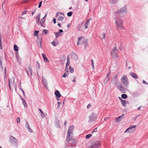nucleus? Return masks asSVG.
Instances as JSON below:
<instances>
[{
	"instance_id": "338daca9",
	"label": "nucleus",
	"mask_w": 148,
	"mask_h": 148,
	"mask_svg": "<svg viewBox=\"0 0 148 148\" xmlns=\"http://www.w3.org/2000/svg\"><path fill=\"white\" fill-rule=\"evenodd\" d=\"M90 20H89V19H88L86 21V23H87V24H89V23Z\"/></svg>"
},
{
	"instance_id": "6e6d98bb",
	"label": "nucleus",
	"mask_w": 148,
	"mask_h": 148,
	"mask_svg": "<svg viewBox=\"0 0 148 148\" xmlns=\"http://www.w3.org/2000/svg\"><path fill=\"white\" fill-rule=\"evenodd\" d=\"M88 24L86 23L85 26V29H87L88 28Z\"/></svg>"
},
{
	"instance_id": "8fccbe9b",
	"label": "nucleus",
	"mask_w": 148,
	"mask_h": 148,
	"mask_svg": "<svg viewBox=\"0 0 148 148\" xmlns=\"http://www.w3.org/2000/svg\"><path fill=\"white\" fill-rule=\"evenodd\" d=\"M27 11H24L22 12V14L21 15H23L24 14H26L27 13Z\"/></svg>"
},
{
	"instance_id": "de8ad7c7",
	"label": "nucleus",
	"mask_w": 148,
	"mask_h": 148,
	"mask_svg": "<svg viewBox=\"0 0 148 148\" xmlns=\"http://www.w3.org/2000/svg\"><path fill=\"white\" fill-rule=\"evenodd\" d=\"M91 62H92V69H93L94 68L93 61L92 59H91Z\"/></svg>"
},
{
	"instance_id": "bb28decb",
	"label": "nucleus",
	"mask_w": 148,
	"mask_h": 148,
	"mask_svg": "<svg viewBox=\"0 0 148 148\" xmlns=\"http://www.w3.org/2000/svg\"><path fill=\"white\" fill-rule=\"evenodd\" d=\"M54 33L55 34L56 38L58 37L59 36L62 35V34L60 33L59 32H54Z\"/></svg>"
},
{
	"instance_id": "e2e57ef3",
	"label": "nucleus",
	"mask_w": 148,
	"mask_h": 148,
	"mask_svg": "<svg viewBox=\"0 0 148 148\" xmlns=\"http://www.w3.org/2000/svg\"><path fill=\"white\" fill-rule=\"evenodd\" d=\"M65 68H66L65 71L67 72L66 73H68L69 71H68V67H67V69H66V67Z\"/></svg>"
},
{
	"instance_id": "4d7b16f0",
	"label": "nucleus",
	"mask_w": 148,
	"mask_h": 148,
	"mask_svg": "<svg viewBox=\"0 0 148 148\" xmlns=\"http://www.w3.org/2000/svg\"><path fill=\"white\" fill-rule=\"evenodd\" d=\"M53 21L54 24H55L56 23V18H53Z\"/></svg>"
},
{
	"instance_id": "58836bf2",
	"label": "nucleus",
	"mask_w": 148,
	"mask_h": 148,
	"mask_svg": "<svg viewBox=\"0 0 148 148\" xmlns=\"http://www.w3.org/2000/svg\"><path fill=\"white\" fill-rule=\"evenodd\" d=\"M92 136L91 134H88L86 136V139H88Z\"/></svg>"
},
{
	"instance_id": "f03ea898",
	"label": "nucleus",
	"mask_w": 148,
	"mask_h": 148,
	"mask_svg": "<svg viewBox=\"0 0 148 148\" xmlns=\"http://www.w3.org/2000/svg\"><path fill=\"white\" fill-rule=\"evenodd\" d=\"M101 145L100 142L99 141H94L88 143L86 146L88 148H98Z\"/></svg>"
},
{
	"instance_id": "a878e982",
	"label": "nucleus",
	"mask_w": 148,
	"mask_h": 148,
	"mask_svg": "<svg viewBox=\"0 0 148 148\" xmlns=\"http://www.w3.org/2000/svg\"><path fill=\"white\" fill-rule=\"evenodd\" d=\"M22 103L24 105V107L25 108H27V106L26 101L23 99H22Z\"/></svg>"
},
{
	"instance_id": "1a4fd4ad",
	"label": "nucleus",
	"mask_w": 148,
	"mask_h": 148,
	"mask_svg": "<svg viewBox=\"0 0 148 148\" xmlns=\"http://www.w3.org/2000/svg\"><path fill=\"white\" fill-rule=\"evenodd\" d=\"M117 52V51L116 49V47H114L111 51V55L113 58H115L116 57H118V56L116 54V53Z\"/></svg>"
},
{
	"instance_id": "864d4df0",
	"label": "nucleus",
	"mask_w": 148,
	"mask_h": 148,
	"mask_svg": "<svg viewBox=\"0 0 148 148\" xmlns=\"http://www.w3.org/2000/svg\"><path fill=\"white\" fill-rule=\"evenodd\" d=\"M97 128H95L94 130L92 132V133H93L94 132H97Z\"/></svg>"
},
{
	"instance_id": "ea45409f",
	"label": "nucleus",
	"mask_w": 148,
	"mask_h": 148,
	"mask_svg": "<svg viewBox=\"0 0 148 148\" xmlns=\"http://www.w3.org/2000/svg\"><path fill=\"white\" fill-rule=\"evenodd\" d=\"M101 36L102 37L101 38L102 39H104L105 38V34L104 33H103L101 35Z\"/></svg>"
},
{
	"instance_id": "f8f14e48",
	"label": "nucleus",
	"mask_w": 148,
	"mask_h": 148,
	"mask_svg": "<svg viewBox=\"0 0 148 148\" xmlns=\"http://www.w3.org/2000/svg\"><path fill=\"white\" fill-rule=\"evenodd\" d=\"M124 116V114H122L120 116L117 117L115 120V121L116 122H119L121 121L123 119V118Z\"/></svg>"
},
{
	"instance_id": "2eb2a0df",
	"label": "nucleus",
	"mask_w": 148,
	"mask_h": 148,
	"mask_svg": "<svg viewBox=\"0 0 148 148\" xmlns=\"http://www.w3.org/2000/svg\"><path fill=\"white\" fill-rule=\"evenodd\" d=\"M26 127L27 128V130L29 132L32 133L33 131L31 129L30 127L29 126V124L27 121H26V124L25 125Z\"/></svg>"
},
{
	"instance_id": "a19ab883",
	"label": "nucleus",
	"mask_w": 148,
	"mask_h": 148,
	"mask_svg": "<svg viewBox=\"0 0 148 148\" xmlns=\"http://www.w3.org/2000/svg\"><path fill=\"white\" fill-rule=\"evenodd\" d=\"M43 84L46 88H47V84L46 81H43Z\"/></svg>"
},
{
	"instance_id": "680f3d73",
	"label": "nucleus",
	"mask_w": 148,
	"mask_h": 148,
	"mask_svg": "<svg viewBox=\"0 0 148 148\" xmlns=\"http://www.w3.org/2000/svg\"><path fill=\"white\" fill-rule=\"evenodd\" d=\"M6 67H5V75L6 77Z\"/></svg>"
},
{
	"instance_id": "f704fd0d",
	"label": "nucleus",
	"mask_w": 148,
	"mask_h": 148,
	"mask_svg": "<svg viewBox=\"0 0 148 148\" xmlns=\"http://www.w3.org/2000/svg\"><path fill=\"white\" fill-rule=\"evenodd\" d=\"M45 20H44V19H41L40 21L39 22V23H38V25H39V23H42L43 24H44L45 22Z\"/></svg>"
},
{
	"instance_id": "4be33fe9",
	"label": "nucleus",
	"mask_w": 148,
	"mask_h": 148,
	"mask_svg": "<svg viewBox=\"0 0 148 148\" xmlns=\"http://www.w3.org/2000/svg\"><path fill=\"white\" fill-rule=\"evenodd\" d=\"M88 39H86L85 41L83 42V44L84 46L85 49L88 45Z\"/></svg>"
},
{
	"instance_id": "c756f323",
	"label": "nucleus",
	"mask_w": 148,
	"mask_h": 148,
	"mask_svg": "<svg viewBox=\"0 0 148 148\" xmlns=\"http://www.w3.org/2000/svg\"><path fill=\"white\" fill-rule=\"evenodd\" d=\"M14 49L16 51H18V47L16 45H14Z\"/></svg>"
},
{
	"instance_id": "69168bd1",
	"label": "nucleus",
	"mask_w": 148,
	"mask_h": 148,
	"mask_svg": "<svg viewBox=\"0 0 148 148\" xmlns=\"http://www.w3.org/2000/svg\"><path fill=\"white\" fill-rule=\"evenodd\" d=\"M91 107V105H90V103H89V104H88L87 106V108H90V107Z\"/></svg>"
},
{
	"instance_id": "6e6552de",
	"label": "nucleus",
	"mask_w": 148,
	"mask_h": 148,
	"mask_svg": "<svg viewBox=\"0 0 148 148\" xmlns=\"http://www.w3.org/2000/svg\"><path fill=\"white\" fill-rule=\"evenodd\" d=\"M74 127L73 126H71L69 127V130L67 133V140H68V138H69V136L71 135H73L72 133V130L74 129Z\"/></svg>"
},
{
	"instance_id": "b1692460",
	"label": "nucleus",
	"mask_w": 148,
	"mask_h": 148,
	"mask_svg": "<svg viewBox=\"0 0 148 148\" xmlns=\"http://www.w3.org/2000/svg\"><path fill=\"white\" fill-rule=\"evenodd\" d=\"M38 109L41 112L40 115L41 116V118H44L45 117V116L43 112L40 108H38Z\"/></svg>"
},
{
	"instance_id": "4468645a",
	"label": "nucleus",
	"mask_w": 148,
	"mask_h": 148,
	"mask_svg": "<svg viewBox=\"0 0 148 148\" xmlns=\"http://www.w3.org/2000/svg\"><path fill=\"white\" fill-rule=\"evenodd\" d=\"M120 86H118L119 89L121 92L125 93V89L124 87L123 86H121L120 84Z\"/></svg>"
},
{
	"instance_id": "473e14b6",
	"label": "nucleus",
	"mask_w": 148,
	"mask_h": 148,
	"mask_svg": "<svg viewBox=\"0 0 148 148\" xmlns=\"http://www.w3.org/2000/svg\"><path fill=\"white\" fill-rule=\"evenodd\" d=\"M64 18L62 16H59L58 17L57 20L59 21H62Z\"/></svg>"
},
{
	"instance_id": "0e129e2a",
	"label": "nucleus",
	"mask_w": 148,
	"mask_h": 148,
	"mask_svg": "<svg viewBox=\"0 0 148 148\" xmlns=\"http://www.w3.org/2000/svg\"><path fill=\"white\" fill-rule=\"evenodd\" d=\"M67 122L66 121H65L64 123V125H65V126L66 127V125L67 124Z\"/></svg>"
},
{
	"instance_id": "9b49d317",
	"label": "nucleus",
	"mask_w": 148,
	"mask_h": 148,
	"mask_svg": "<svg viewBox=\"0 0 148 148\" xmlns=\"http://www.w3.org/2000/svg\"><path fill=\"white\" fill-rule=\"evenodd\" d=\"M55 125L56 127L59 128H61V126L60 124L59 120L57 118H56L55 119Z\"/></svg>"
},
{
	"instance_id": "0eeeda50",
	"label": "nucleus",
	"mask_w": 148,
	"mask_h": 148,
	"mask_svg": "<svg viewBox=\"0 0 148 148\" xmlns=\"http://www.w3.org/2000/svg\"><path fill=\"white\" fill-rule=\"evenodd\" d=\"M136 125H131L125 131V132H128L129 133H132L136 130Z\"/></svg>"
},
{
	"instance_id": "49530a36",
	"label": "nucleus",
	"mask_w": 148,
	"mask_h": 148,
	"mask_svg": "<svg viewBox=\"0 0 148 148\" xmlns=\"http://www.w3.org/2000/svg\"><path fill=\"white\" fill-rule=\"evenodd\" d=\"M40 67V64H36V69L37 70H38L39 69Z\"/></svg>"
},
{
	"instance_id": "bf43d9fd",
	"label": "nucleus",
	"mask_w": 148,
	"mask_h": 148,
	"mask_svg": "<svg viewBox=\"0 0 148 148\" xmlns=\"http://www.w3.org/2000/svg\"><path fill=\"white\" fill-rule=\"evenodd\" d=\"M73 78L74 79V80H72V82H75L76 81H75V78H76V77L75 76H73Z\"/></svg>"
},
{
	"instance_id": "f257e3e1",
	"label": "nucleus",
	"mask_w": 148,
	"mask_h": 148,
	"mask_svg": "<svg viewBox=\"0 0 148 148\" xmlns=\"http://www.w3.org/2000/svg\"><path fill=\"white\" fill-rule=\"evenodd\" d=\"M127 10V6L125 5L114 13L115 27L117 30L125 29L123 25V21L119 18L124 16L126 14Z\"/></svg>"
},
{
	"instance_id": "5fc2aeb1",
	"label": "nucleus",
	"mask_w": 148,
	"mask_h": 148,
	"mask_svg": "<svg viewBox=\"0 0 148 148\" xmlns=\"http://www.w3.org/2000/svg\"><path fill=\"white\" fill-rule=\"evenodd\" d=\"M20 89H21V91H22V92L23 94V96H25V92H24V91H23V90L21 88V87L20 88Z\"/></svg>"
},
{
	"instance_id": "423d86ee",
	"label": "nucleus",
	"mask_w": 148,
	"mask_h": 148,
	"mask_svg": "<svg viewBox=\"0 0 148 148\" xmlns=\"http://www.w3.org/2000/svg\"><path fill=\"white\" fill-rule=\"evenodd\" d=\"M121 81L122 83L124 86H127L128 84L129 83L128 81V79L126 75H124L123 77L121 78Z\"/></svg>"
},
{
	"instance_id": "e433bc0d",
	"label": "nucleus",
	"mask_w": 148,
	"mask_h": 148,
	"mask_svg": "<svg viewBox=\"0 0 148 148\" xmlns=\"http://www.w3.org/2000/svg\"><path fill=\"white\" fill-rule=\"evenodd\" d=\"M51 44L54 46H56L57 45H58V43H56L54 40L51 42Z\"/></svg>"
},
{
	"instance_id": "13d9d810",
	"label": "nucleus",
	"mask_w": 148,
	"mask_h": 148,
	"mask_svg": "<svg viewBox=\"0 0 148 148\" xmlns=\"http://www.w3.org/2000/svg\"><path fill=\"white\" fill-rule=\"evenodd\" d=\"M47 14V13H46L45 16L42 19H44V20H45V18Z\"/></svg>"
},
{
	"instance_id": "774afa93",
	"label": "nucleus",
	"mask_w": 148,
	"mask_h": 148,
	"mask_svg": "<svg viewBox=\"0 0 148 148\" xmlns=\"http://www.w3.org/2000/svg\"><path fill=\"white\" fill-rule=\"evenodd\" d=\"M63 32V30L62 29H60L59 30V33H62Z\"/></svg>"
},
{
	"instance_id": "39448f33",
	"label": "nucleus",
	"mask_w": 148,
	"mask_h": 148,
	"mask_svg": "<svg viewBox=\"0 0 148 148\" xmlns=\"http://www.w3.org/2000/svg\"><path fill=\"white\" fill-rule=\"evenodd\" d=\"M97 115L96 114L92 113L89 116V120L88 121L89 123L92 122L96 119Z\"/></svg>"
},
{
	"instance_id": "72a5a7b5",
	"label": "nucleus",
	"mask_w": 148,
	"mask_h": 148,
	"mask_svg": "<svg viewBox=\"0 0 148 148\" xmlns=\"http://www.w3.org/2000/svg\"><path fill=\"white\" fill-rule=\"evenodd\" d=\"M121 103L122 105L124 106H126V101L125 100H123L121 102Z\"/></svg>"
},
{
	"instance_id": "9d476101",
	"label": "nucleus",
	"mask_w": 148,
	"mask_h": 148,
	"mask_svg": "<svg viewBox=\"0 0 148 148\" xmlns=\"http://www.w3.org/2000/svg\"><path fill=\"white\" fill-rule=\"evenodd\" d=\"M72 135H71L69 136V138L68 140H67V137H66V144H68L69 143V142L70 141L73 143H76V141L73 138H72Z\"/></svg>"
},
{
	"instance_id": "7ed1b4c3",
	"label": "nucleus",
	"mask_w": 148,
	"mask_h": 148,
	"mask_svg": "<svg viewBox=\"0 0 148 148\" xmlns=\"http://www.w3.org/2000/svg\"><path fill=\"white\" fill-rule=\"evenodd\" d=\"M8 85L10 90L12 91L13 89H14L16 91V84L14 81V79H13L12 80L11 79H9V80Z\"/></svg>"
},
{
	"instance_id": "6ab92c4d",
	"label": "nucleus",
	"mask_w": 148,
	"mask_h": 148,
	"mask_svg": "<svg viewBox=\"0 0 148 148\" xmlns=\"http://www.w3.org/2000/svg\"><path fill=\"white\" fill-rule=\"evenodd\" d=\"M83 38L82 37H79L78 38V42L77 43V45H81V44H82V43L83 41H82V40H81V39H82Z\"/></svg>"
},
{
	"instance_id": "aec40b11",
	"label": "nucleus",
	"mask_w": 148,
	"mask_h": 148,
	"mask_svg": "<svg viewBox=\"0 0 148 148\" xmlns=\"http://www.w3.org/2000/svg\"><path fill=\"white\" fill-rule=\"evenodd\" d=\"M131 75L135 79H138V76L135 73L131 72L130 73Z\"/></svg>"
},
{
	"instance_id": "37998d69",
	"label": "nucleus",
	"mask_w": 148,
	"mask_h": 148,
	"mask_svg": "<svg viewBox=\"0 0 148 148\" xmlns=\"http://www.w3.org/2000/svg\"><path fill=\"white\" fill-rule=\"evenodd\" d=\"M37 44H38V45L39 47H42V45H41V41H39L38 43H37Z\"/></svg>"
},
{
	"instance_id": "c9c22d12",
	"label": "nucleus",
	"mask_w": 148,
	"mask_h": 148,
	"mask_svg": "<svg viewBox=\"0 0 148 148\" xmlns=\"http://www.w3.org/2000/svg\"><path fill=\"white\" fill-rule=\"evenodd\" d=\"M73 14V12H68L67 13V15L69 17H70L72 16Z\"/></svg>"
},
{
	"instance_id": "3c124183",
	"label": "nucleus",
	"mask_w": 148,
	"mask_h": 148,
	"mask_svg": "<svg viewBox=\"0 0 148 148\" xmlns=\"http://www.w3.org/2000/svg\"><path fill=\"white\" fill-rule=\"evenodd\" d=\"M70 64V62H67V63L66 64V69H67V68L68 66H69V64Z\"/></svg>"
},
{
	"instance_id": "f3484780",
	"label": "nucleus",
	"mask_w": 148,
	"mask_h": 148,
	"mask_svg": "<svg viewBox=\"0 0 148 148\" xmlns=\"http://www.w3.org/2000/svg\"><path fill=\"white\" fill-rule=\"evenodd\" d=\"M117 74H116L113 76V80H114V83H113V82H112V84H114L115 85H116L117 84V80L116 78L117 77Z\"/></svg>"
},
{
	"instance_id": "cd10ccee",
	"label": "nucleus",
	"mask_w": 148,
	"mask_h": 148,
	"mask_svg": "<svg viewBox=\"0 0 148 148\" xmlns=\"http://www.w3.org/2000/svg\"><path fill=\"white\" fill-rule=\"evenodd\" d=\"M28 69L31 75H32V69L31 68V65H30L29 66Z\"/></svg>"
},
{
	"instance_id": "5701e85b",
	"label": "nucleus",
	"mask_w": 148,
	"mask_h": 148,
	"mask_svg": "<svg viewBox=\"0 0 148 148\" xmlns=\"http://www.w3.org/2000/svg\"><path fill=\"white\" fill-rule=\"evenodd\" d=\"M42 57L44 59V60L45 62H49V60H48L47 58L46 57V56L45 54L42 53Z\"/></svg>"
},
{
	"instance_id": "ddd939ff",
	"label": "nucleus",
	"mask_w": 148,
	"mask_h": 148,
	"mask_svg": "<svg viewBox=\"0 0 148 148\" xmlns=\"http://www.w3.org/2000/svg\"><path fill=\"white\" fill-rule=\"evenodd\" d=\"M72 58L74 60L76 61L78 59V57L75 53L74 52L72 53Z\"/></svg>"
},
{
	"instance_id": "dca6fc26",
	"label": "nucleus",
	"mask_w": 148,
	"mask_h": 148,
	"mask_svg": "<svg viewBox=\"0 0 148 148\" xmlns=\"http://www.w3.org/2000/svg\"><path fill=\"white\" fill-rule=\"evenodd\" d=\"M40 14L39 13L36 16V22L37 24H38V23H39V22L40 21Z\"/></svg>"
},
{
	"instance_id": "a211bd4d",
	"label": "nucleus",
	"mask_w": 148,
	"mask_h": 148,
	"mask_svg": "<svg viewBox=\"0 0 148 148\" xmlns=\"http://www.w3.org/2000/svg\"><path fill=\"white\" fill-rule=\"evenodd\" d=\"M55 94L56 97L60 98L61 96L60 92L58 90H56L55 92Z\"/></svg>"
},
{
	"instance_id": "7c9ffc66",
	"label": "nucleus",
	"mask_w": 148,
	"mask_h": 148,
	"mask_svg": "<svg viewBox=\"0 0 148 148\" xmlns=\"http://www.w3.org/2000/svg\"><path fill=\"white\" fill-rule=\"evenodd\" d=\"M77 30L79 31H82V25L80 24L77 27Z\"/></svg>"
},
{
	"instance_id": "393cba45",
	"label": "nucleus",
	"mask_w": 148,
	"mask_h": 148,
	"mask_svg": "<svg viewBox=\"0 0 148 148\" xmlns=\"http://www.w3.org/2000/svg\"><path fill=\"white\" fill-rule=\"evenodd\" d=\"M119 0H109V1L112 4H114L117 3Z\"/></svg>"
},
{
	"instance_id": "79ce46f5",
	"label": "nucleus",
	"mask_w": 148,
	"mask_h": 148,
	"mask_svg": "<svg viewBox=\"0 0 148 148\" xmlns=\"http://www.w3.org/2000/svg\"><path fill=\"white\" fill-rule=\"evenodd\" d=\"M69 73H64L63 76H62V77H65L66 76H67L68 75Z\"/></svg>"
},
{
	"instance_id": "09e8293b",
	"label": "nucleus",
	"mask_w": 148,
	"mask_h": 148,
	"mask_svg": "<svg viewBox=\"0 0 148 148\" xmlns=\"http://www.w3.org/2000/svg\"><path fill=\"white\" fill-rule=\"evenodd\" d=\"M42 1H41L39 3V5L38 6V8H40L42 4Z\"/></svg>"
},
{
	"instance_id": "c85d7f7f",
	"label": "nucleus",
	"mask_w": 148,
	"mask_h": 148,
	"mask_svg": "<svg viewBox=\"0 0 148 148\" xmlns=\"http://www.w3.org/2000/svg\"><path fill=\"white\" fill-rule=\"evenodd\" d=\"M121 97L123 99H126L127 98V96L126 94H122L121 95Z\"/></svg>"
},
{
	"instance_id": "2f4dec72",
	"label": "nucleus",
	"mask_w": 148,
	"mask_h": 148,
	"mask_svg": "<svg viewBox=\"0 0 148 148\" xmlns=\"http://www.w3.org/2000/svg\"><path fill=\"white\" fill-rule=\"evenodd\" d=\"M39 32V31L35 30L34 33V36H36L37 37V34Z\"/></svg>"
},
{
	"instance_id": "c03bdc74",
	"label": "nucleus",
	"mask_w": 148,
	"mask_h": 148,
	"mask_svg": "<svg viewBox=\"0 0 148 148\" xmlns=\"http://www.w3.org/2000/svg\"><path fill=\"white\" fill-rule=\"evenodd\" d=\"M43 32L45 34H46L47 33L48 30L47 29H44L43 30Z\"/></svg>"
},
{
	"instance_id": "a18cd8bd",
	"label": "nucleus",
	"mask_w": 148,
	"mask_h": 148,
	"mask_svg": "<svg viewBox=\"0 0 148 148\" xmlns=\"http://www.w3.org/2000/svg\"><path fill=\"white\" fill-rule=\"evenodd\" d=\"M17 123H19L20 122V119L19 117H17Z\"/></svg>"
},
{
	"instance_id": "603ef678",
	"label": "nucleus",
	"mask_w": 148,
	"mask_h": 148,
	"mask_svg": "<svg viewBox=\"0 0 148 148\" xmlns=\"http://www.w3.org/2000/svg\"><path fill=\"white\" fill-rule=\"evenodd\" d=\"M142 83L143 84H146L147 85H148V83L146 82L144 80H143L142 82Z\"/></svg>"
},
{
	"instance_id": "412c9836",
	"label": "nucleus",
	"mask_w": 148,
	"mask_h": 148,
	"mask_svg": "<svg viewBox=\"0 0 148 148\" xmlns=\"http://www.w3.org/2000/svg\"><path fill=\"white\" fill-rule=\"evenodd\" d=\"M110 73V72H109L108 73L107 76H106L104 80V83L105 84L107 83L108 82L109 80V78H108V76L109 75Z\"/></svg>"
},
{
	"instance_id": "4c0bfd02",
	"label": "nucleus",
	"mask_w": 148,
	"mask_h": 148,
	"mask_svg": "<svg viewBox=\"0 0 148 148\" xmlns=\"http://www.w3.org/2000/svg\"><path fill=\"white\" fill-rule=\"evenodd\" d=\"M69 70L70 71L71 73H73L74 72V69L73 68H71V66H70L69 67Z\"/></svg>"
},
{
	"instance_id": "20e7f679",
	"label": "nucleus",
	"mask_w": 148,
	"mask_h": 148,
	"mask_svg": "<svg viewBox=\"0 0 148 148\" xmlns=\"http://www.w3.org/2000/svg\"><path fill=\"white\" fill-rule=\"evenodd\" d=\"M11 143L16 147H18V140L13 136H10L9 137Z\"/></svg>"
},
{
	"instance_id": "052dcab7",
	"label": "nucleus",
	"mask_w": 148,
	"mask_h": 148,
	"mask_svg": "<svg viewBox=\"0 0 148 148\" xmlns=\"http://www.w3.org/2000/svg\"><path fill=\"white\" fill-rule=\"evenodd\" d=\"M70 60L69 58V57L68 56L67 58V62H70Z\"/></svg>"
}]
</instances>
